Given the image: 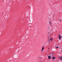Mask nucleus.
I'll return each mask as SVG.
<instances>
[{
    "instance_id": "f257e3e1",
    "label": "nucleus",
    "mask_w": 62,
    "mask_h": 62,
    "mask_svg": "<svg viewBox=\"0 0 62 62\" xmlns=\"http://www.w3.org/2000/svg\"><path fill=\"white\" fill-rule=\"evenodd\" d=\"M59 40H60V39H61V36H60V35H59Z\"/></svg>"
},
{
    "instance_id": "f03ea898",
    "label": "nucleus",
    "mask_w": 62,
    "mask_h": 62,
    "mask_svg": "<svg viewBox=\"0 0 62 62\" xmlns=\"http://www.w3.org/2000/svg\"><path fill=\"white\" fill-rule=\"evenodd\" d=\"M52 59L53 60H54L55 59V57H53Z\"/></svg>"
},
{
    "instance_id": "7ed1b4c3",
    "label": "nucleus",
    "mask_w": 62,
    "mask_h": 62,
    "mask_svg": "<svg viewBox=\"0 0 62 62\" xmlns=\"http://www.w3.org/2000/svg\"><path fill=\"white\" fill-rule=\"evenodd\" d=\"M48 59H51V56H48Z\"/></svg>"
},
{
    "instance_id": "20e7f679",
    "label": "nucleus",
    "mask_w": 62,
    "mask_h": 62,
    "mask_svg": "<svg viewBox=\"0 0 62 62\" xmlns=\"http://www.w3.org/2000/svg\"><path fill=\"white\" fill-rule=\"evenodd\" d=\"M50 40L51 41H52L53 40V38H51L50 39Z\"/></svg>"
},
{
    "instance_id": "39448f33",
    "label": "nucleus",
    "mask_w": 62,
    "mask_h": 62,
    "mask_svg": "<svg viewBox=\"0 0 62 62\" xmlns=\"http://www.w3.org/2000/svg\"><path fill=\"white\" fill-rule=\"evenodd\" d=\"M50 42V40H48V43H49Z\"/></svg>"
},
{
    "instance_id": "423d86ee",
    "label": "nucleus",
    "mask_w": 62,
    "mask_h": 62,
    "mask_svg": "<svg viewBox=\"0 0 62 62\" xmlns=\"http://www.w3.org/2000/svg\"><path fill=\"white\" fill-rule=\"evenodd\" d=\"M49 23H50V24H52V23H51V22H49Z\"/></svg>"
},
{
    "instance_id": "0eeeda50",
    "label": "nucleus",
    "mask_w": 62,
    "mask_h": 62,
    "mask_svg": "<svg viewBox=\"0 0 62 62\" xmlns=\"http://www.w3.org/2000/svg\"><path fill=\"white\" fill-rule=\"evenodd\" d=\"M60 59H62V57H60Z\"/></svg>"
},
{
    "instance_id": "6e6552de",
    "label": "nucleus",
    "mask_w": 62,
    "mask_h": 62,
    "mask_svg": "<svg viewBox=\"0 0 62 62\" xmlns=\"http://www.w3.org/2000/svg\"><path fill=\"white\" fill-rule=\"evenodd\" d=\"M43 49H44V48H43V47L42 48V49L43 50Z\"/></svg>"
},
{
    "instance_id": "1a4fd4ad",
    "label": "nucleus",
    "mask_w": 62,
    "mask_h": 62,
    "mask_svg": "<svg viewBox=\"0 0 62 62\" xmlns=\"http://www.w3.org/2000/svg\"><path fill=\"white\" fill-rule=\"evenodd\" d=\"M58 46L57 47H56V48H57V49L58 48Z\"/></svg>"
},
{
    "instance_id": "9d476101",
    "label": "nucleus",
    "mask_w": 62,
    "mask_h": 62,
    "mask_svg": "<svg viewBox=\"0 0 62 62\" xmlns=\"http://www.w3.org/2000/svg\"><path fill=\"white\" fill-rule=\"evenodd\" d=\"M43 51V50L42 49V50H41V51Z\"/></svg>"
},
{
    "instance_id": "9b49d317",
    "label": "nucleus",
    "mask_w": 62,
    "mask_h": 62,
    "mask_svg": "<svg viewBox=\"0 0 62 62\" xmlns=\"http://www.w3.org/2000/svg\"><path fill=\"white\" fill-rule=\"evenodd\" d=\"M60 21H62V20H60Z\"/></svg>"
},
{
    "instance_id": "f8f14e48",
    "label": "nucleus",
    "mask_w": 62,
    "mask_h": 62,
    "mask_svg": "<svg viewBox=\"0 0 62 62\" xmlns=\"http://www.w3.org/2000/svg\"><path fill=\"white\" fill-rule=\"evenodd\" d=\"M61 19L60 18V20Z\"/></svg>"
},
{
    "instance_id": "ddd939ff",
    "label": "nucleus",
    "mask_w": 62,
    "mask_h": 62,
    "mask_svg": "<svg viewBox=\"0 0 62 62\" xmlns=\"http://www.w3.org/2000/svg\"><path fill=\"white\" fill-rule=\"evenodd\" d=\"M50 36H51V35H50Z\"/></svg>"
}]
</instances>
